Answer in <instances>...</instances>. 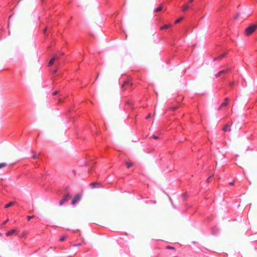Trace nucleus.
<instances>
[{"instance_id": "f257e3e1", "label": "nucleus", "mask_w": 257, "mask_h": 257, "mask_svg": "<svg viewBox=\"0 0 257 257\" xmlns=\"http://www.w3.org/2000/svg\"><path fill=\"white\" fill-rule=\"evenodd\" d=\"M196 27L195 23L189 17L182 15L177 17L171 21H162L160 27V35L164 40L168 48L161 53V59L167 64L176 65L178 57L185 56V47L183 37L189 29Z\"/></svg>"}, {"instance_id": "f03ea898", "label": "nucleus", "mask_w": 257, "mask_h": 257, "mask_svg": "<svg viewBox=\"0 0 257 257\" xmlns=\"http://www.w3.org/2000/svg\"><path fill=\"white\" fill-rule=\"evenodd\" d=\"M59 87L60 88H56L52 94L57 103L65 105L64 113L69 123L73 125L75 136L77 138L83 139L84 134L91 133L96 137L95 139L97 141L102 140V137L99 136V126L96 122L90 120L87 124L81 123L79 124V122L76 119V116L79 115V112L76 111L73 105L72 96L67 93L66 90L64 88L62 85Z\"/></svg>"}, {"instance_id": "7ed1b4c3", "label": "nucleus", "mask_w": 257, "mask_h": 257, "mask_svg": "<svg viewBox=\"0 0 257 257\" xmlns=\"http://www.w3.org/2000/svg\"><path fill=\"white\" fill-rule=\"evenodd\" d=\"M51 54H49L50 59L48 63L47 66L49 68V71L52 75V80L53 84L57 83L58 78L65 77L66 72H63L61 67L65 62V55L64 52L55 51L52 48Z\"/></svg>"}, {"instance_id": "20e7f679", "label": "nucleus", "mask_w": 257, "mask_h": 257, "mask_svg": "<svg viewBox=\"0 0 257 257\" xmlns=\"http://www.w3.org/2000/svg\"><path fill=\"white\" fill-rule=\"evenodd\" d=\"M141 76L140 72H135L133 74L121 75L119 79V83L120 85V88L123 90L124 93L122 94L123 96L125 97V90L130 91L135 88L136 83L135 80L136 79H141Z\"/></svg>"}, {"instance_id": "39448f33", "label": "nucleus", "mask_w": 257, "mask_h": 257, "mask_svg": "<svg viewBox=\"0 0 257 257\" xmlns=\"http://www.w3.org/2000/svg\"><path fill=\"white\" fill-rule=\"evenodd\" d=\"M120 105L124 106V109L128 113L129 118L136 124L138 113V105L135 104L134 99L132 98H124L121 100Z\"/></svg>"}, {"instance_id": "423d86ee", "label": "nucleus", "mask_w": 257, "mask_h": 257, "mask_svg": "<svg viewBox=\"0 0 257 257\" xmlns=\"http://www.w3.org/2000/svg\"><path fill=\"white\" fill-rule=\"evenodd\" d=\"M232 70L231 66L227 65L216 74V77H220L222 79V84L221 85L222 86H228L231 88L234 85V82L231 81L230 79Z\"/></svg>"}, {"instance_id": "0eeeda50", "label": "nucleus", "mask_w": 257, "mask_h": 257, "mask_svg": "<svg viewBox=\"0 0 257 257\" xmlns=\"http://www.w3.org/2000/svg\"><path fill=\"white\" fill-rule=\"evenodd\" d=\"M85 158L82 161H80L78 164L80 166H85L86 171L90 173L94 169L96 162L93 158H91L87 154H86Z\"/></svg>"}, {"instance_id": "6e6552de", "label": "nucleus", "mask_w": 257, "mask_h": 257, "mask_svg": "<svg viewBox=\"0 0 257 257\" xmlns=\"http://www.w3.org/2000/svg\"><path fill=\"white\" fill-rule=\"evenodd\" d=\"M257 30V22L251 23L244 29V34L246 37H249Z\"/></svg>"}, {"instance_id": "1a4fd4ad", "label": "nucleus", "mask_w": 257, "mask_h": 257, "mask_svg": "<svg viewBox=\"0 0 257 257\" xmlns=\"http://www.w3.org/2000/svg\"><path fill=\"white\" fill-rule=\"evenodd\" d=\"M71 197L72 196L69 192H66L62 199L59 202V205L61 206L63 205L65 202L68 201L70 198H71Z\"/></svg>"}, {"instance_id": "9d476101", "label": "nucleus", "mask_w": 257, "mask_h": 257, "mask_svg": "<svg viewBox=\"0 0 257 257\" xmlns=\"http://www.w3.org/2000/svg\"><path fill=\"white\" fill-rule=\"evenodd\" d=\"M220 50L221 52L216 57L214 58V61L219 60L227 55V51L224 50L223 48H220Z\"/></svg>"}, {"instance_id": "9b49d317", "label": "nucleus", "mask_w": 257, "mask_h": 257, "mask_svg": "<svg viewBox=\"0 0 257 257\" xmlns=\"http://www.w3.org/2000/svg\"><path fill=\"white\" fill-rule=\"evenodd\" d=\"M81 198V195L79 193H77L72 199L71 204L73 205L76 204L80 200Z\"/></svg>"}, {"instance_id": "f8f14e48", "label": "nucleus", "mask_w": 257, "mask_h": 257, "mask_svg": "<svg viewBox=\"0 0 257 257\" xmlns=\"http://www.w3.org/2000/svg\"><path fill=\"white\" fill-rule=\"evenodd\" d=\"M166 11V8L164 7L163 5H160L154 10V13H164Z\"/></svg>"}, {"instance_id": "ddd939ff", "label": "nucleus", "mask_w": 257, "mask_h": 257, "mask_svg": "<svg viewBox=\"0 0 257 257\" xmlns=\"http://www.w3.org/2000/svg\"><path fill=\"white\" fill-rule=\"evenodd\" d=\"M232 123L230 122H227L222 127V130L223 132L226 133L231 131V125Z\"/></svg>"}, {"instance_id": "4468645a", "label": "nucleus", "mask_w": 257, "mask_h": 257, "mask_svg": "<svg viewBox=\"0 0 257 257\" xmlns=\"http://www.w3.org/2000/svg\"><path fill=\"white\" fill-rule=\"evenodd\" d=\"M211 234L213 235H218L219 234V229L216 226L211 228Z\"/></svg>"}, {"instance_id": "2eb2a0df", "label": "nucleus", "mask_w": 257, "mask_h": 257, "mask_svg": "<svg viewBox=\"0 0 257 257\" xmlns=\"http://www.w3.org/2000/svg\"><path fill=\"white\" fill-rule=\"evenodd\" d=\"M229 99L228 98H225L224 101L221 103L220 106L218 108V110H220L223 107H227L229 103Z\"/></svg>"}, {"instance_id": "dca6fc26", "label": "nucleus", "mask_w": 257, "mask_h": 257, "mask_svg": "<svg viewBox=\"0 0 257 257\" xmlns=\"http://www.w3.org/2000/svg\"><path fill=\"white\" fill-rule=\"evenodd\" d=\"M17 229H16V228L12 229L6 232V235L7 236H10L14 234H17Z\"/></svg>"}, {"instance_id": "f3484780", "label": "nucleus", "mask_w": 257, "mask_h": 257, "mask_svg": "<svg viewBox=\"0 0 257 257\" xmlns=\"http://www.w3.org/2000/svg\"><path fill=\"white\" fill-rule=\"evenodd\" d=\"M91 188L94 189V188H100L102 187L101 184L97 182H94L90 184Z\"/></svg>"}, {"instance_id": "a211bd4d", "label": "nucleus", "mask_w": 257, "mask_h": 257, "mask_svg": "<svg viewBox=\"0 0 257 257\" xmlns=\"http://www.w3.org/2000/svg\"><path fill=\"white\" fill-rule=\"evenodd\" d=\"M124 164L127 168H131L134 166V163L130 160L125 161Z\"/></svg>"}, {"instance_id": "6ab92c4d", "label": "nucleus", "mask_w": 257, "mask_h": 257, "mask_svg": "<svg viewBox=\"0 0 257 257\" xmlns=\"http://www.w3.org/2000/svg\"><path fill=\"white\" fill-rule=\"evenodd\" d=\"M188 197V194L187 192H185L182 194V200L184 202H185L187 201Z\"/></svg>"}, {"instance_id": "aec40b11", "label": "nucleus", "mask_w": 257, "mask_h": 257, "mask_svg": "<svg viewBox=\"0 0 257 257\" xmlns=\"http://www.w3.org/2000/svg\"><path fill=\"white\" fill-rule=\"evenodd\" d=\"M137 101H138L139 102V103H140V105L143 107H145L147 106V104H145V103H143V100H141V99L140 98H137Z\"/></svg>"}, {"instance_id": "412c9836", "label": "nucleus", "mask_w": 257, "mask_h": 257, "mask_svg": "<svg viewBox=\"0 0 257 257\" xmlns=\"http://www.w3.org/2000/svg\"><path fill=\"white\" fill-rule=\"evenodd\" d=\"M15 204V202H13V201H10L9 202V203H7L6 204H5V207L6 208H9L11 206H12L13 205H14Z\"/></svg>"}, {"instance_id": "4be33fe9", "label": "nucleus", "mask_w": 257, "mask_h": 257, "mask_svg": "<svg viewBox=\"0 0 257 257\" xmlns=\"http://www.w3.org/2000/svg\"><path fill=\"white\" fill-rule=\"evenodd\" d=\"M49 30H48V28H46L45 29V30H44V32H43V34L44 35L47 37V38H48L49 37Z\"/></svg>"}, {"instance_id": "5701e85b", "label": "nucleus", "mask_w": 257, "mask_h": 257, "mask_svg": "<svg viewBox=\"0 0 257 257\" xmlns=\"http://www.w3.org/2000/svg\"><path fill=\"white\" fill-rule=\"evenodd\" d=\"M32 158L34 160H36L37 159H39V157L37 155V153L32 151Z\"/></svg>"}, {"instance_id": "b1692460", "label": "nucleus", "mask_w": 257, "mask_h": 257, "mask_svg": "<svg viewBox=\"0 0 257 257\" xmlns=\"http://www.w3.org/2000/svg\"><path fill=\"white\" fill-rule=\"evenodd\" d=\"M66 238H67V236L62 235L60 237L59 240L61 241H64L66 240Z\"/></svg>"}, {"instance_id": "393cba45", "label": "nucleus", "mask_w": 257, "mask_h": 257, "mask_svg": "<svg viewBox=\"0 0 257 257\" xmlns=\"http://www.w3.org/2000/svg\"><path fill=\"white\" fill-rule=\"evenodd\" d=\"M7 164L6 163H0V169H2L6 166H7Z\"/></svg>"}, {"instance_id": "a878e982", "label": "nucleus", "mask_w": 257, "mask_h": 257, "mask_svg": "<svg viewBox=\"0 0 257 257\" xmlns=\"http://www.w3.org/2000/svg\"><path fill=\"white\" fill-rule=\"evenodd\" d=\"M9 221V219H7L4 221H3L2 223V227H4L6 224L8 223V222Z\"/></svg>"}, {"instance_id": "bb28decb", "label": "nucleus", "mask_w": 257, "mask_h": 257, "mask_svg": "<svg viewBox=\"0 0 257 257\" xmlns=\"http://www.w3.org/2000/svg\"><path fill=\"white\" fill-rule=\"evenodd\" d=\"M166 248L169 249H175V247L174 246H172L171 245L166 246Z\"/></svg>"}, {"instance_id": "cd10ccee", "label": "nucleus", "mask_w": 257, "mask_h": 257, "mask_svg": "<svg viewBox=\"0 0 257 257\" xmlns=\"http://www.w3.org/2000/svg\"><path fill=\"white\" fill-rule=\"evenodd\" d=\"M33 217H34V216H28L27 220L28 221H30Z\"/></svg>"}, {"instance_id": "c85d7f7f", "label": "nucleus", "mask_w": 257, "mask_h": 257, "mask_svg": "<svg viewBox=\"0 0 257 257\" xmlns=\"http://www.w3.org/2000/svg\"><path fill=\"white\" fill-rule=\"evenodd\" d=\"M152 138L155 139V140H158L159 137L157 136H156V135H153L152 136Z\"/></svg>"}, {"instance_id": "c756f323", "label": "nucleus", "mask_w": 257, "mask_h": 257, "mask_svg": "<svg viewBox=\"0 0 257 257\" xmlns=\"http://www.w3.org/2000/svg\"><path fill=\"white\" fill-rule=\"evenodd\" d=\"M179 106H174L172 107V109L174 111H176L178 108Z\"/></svg>"}, {"instance_id": "7c9ffc66", "label": "nucleus", "mask_w": 257, "mask_h": 257, "mask_svg": "<svg viewBox=\"0 0 257 257\" xmlns=\"http://www.w3.org/2000/svg\"><path fill=\"white\" fill-rule=\"evenodd\" d=\"M151 117V114H149L147 115V116H146V119H148L150 118Z\"/></svg>"}, {"instance_id": "2f4dec72", "label": "nucleus", "mask_w": 257, "mask_h": 257, "mask_svg": "<svg viewBox=\"0 0 257 257\" xmlns=\"http://www.w3.org/2000/svg\"><path fill=\"white\" fill-rule=\"evenodd\" d=\"M211 220V217L209 216H207L206 218V221L209 222Z\"/></svg>"}, {"instance_id": "473e14b6", "label": "nucleus", "mask_w": 257, "mask_h": 257, "mask_svg": "<svg viewBox=\"0 0 257 257\" xmlns=\"http://www.w3.org/2000/svg\"><path fill=\"white\" fill-rule=\"evenodd\" d=\"M229 185H231V186H234L235 185V182H231L229 183Z\"/></svg>"}, {"instance_id": "72a5a7b5", "label": "nucleus", "mask_w": 257, "mask_h": 257, "mask_svg": "<svg viewBox=\"0 0 257 257\" xmlns=\"http://www.w3.org/2000/svg\"><path fill=\"white\" fill-rule=\"evenodd\" d=\"M72 172H73V174L74 175H76V171L75 170H73Z\"/></svg>"}, {"instance_id": "f704fd0d", "label": "nucleus", "mask_w": 257, "mask_h": 257, "mask_svg": "<svg viewBox=\"0 0 257 257\" xmlns=\"http://www.w3.org/2000/svg\"><path fill=\"white\" fill-rule=\"evenodd\" d=\"M169 200L171 201V204L173 205L172 201V199H171V198L170 197H169Z\"/></svg>"}, {"instance_id": "c9c22d12", "label": "nucleus", "mask_w": 257, "mask_h": 257, "mask_svg": "<svg viewBox=\"0 0 257 257\" xmlns=\"http://www.w3.org/2000/svg\"><path fill=\"white\" fill-rule=\"evenodd\" d=\"M102 148H103V149L105 150V147L104 146Z\"/></svg>"}, {"instance_id": "e433bc0d", "label": "nucleus", "mask_w": 257, "mask_h": 257, "mask_svg": "<svg viewBox=\"0 0 257 257\" xmlns=\"http://www.w3.org/2000/svg\"><path fill=\"white\" fill-rule=\"evenodd\" d=\"M2 236V233L0 232V236Z\"/></svg>"}, {"instance_id": "4c0bfd02", "label": "nucleus", "mask_w": 257, "mask_h": 257, "mask_svg": "<svg viewBox=\"0 0 257 257\" xmlns=\"http://www.w3.org/2000/svg\"><path fill=\"white\" fill-rule=\"evenodd\" d=\"M182 98V97H181V96H179V98Z\"/></svg>"}]
</instances>
